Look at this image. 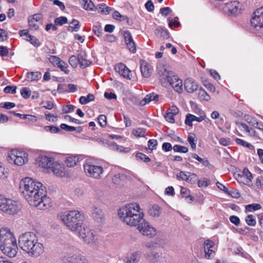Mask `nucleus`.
Masks as SVG:
<instances>
[{
  "mask_svg": "<svg viewBox=\"0 0 263 263\" xmlns=\"http://www.w3.org/2000/svg\"><path fill=\"white\" fill-rule=\"evenodd\" d=\"M180 193L182 195H187V196H186V199H189V202H191L192 201H193V197L191 196L190 195H189V194L190 193V190L188 189L181 186L180 190Z\"/></svg>",
  "mask_w": 263,
  "mask_h": 263,
  "instance_id": "obj_40",
  "label": "nucleus"
},
{
  "mask_svg": "<svg viewBox=\"0 0 263 263\" xmlns=\"http://www.w3.org/2000/svg\"><path fill=\"white\" fill-rule=\"evenodd\" d=\"M91 216L93 219L98 223H104L105 215L100 206L93 205L91 207Z\"/></svg>",
  "mask_w": 263,
  "mask_h": 263,
  "instance_id": "obj_15",
  "label": "nucleus"
},
{
  "mask_svg": "<svg viewBox=\"0 0 263 263\" xmlns=\"http://www.w3.org/2000/svg\"><path fill=\"white\" fill-rule=\"evenodd\" d=\"M33 191L31 193V195H28V197L24 196L30 205L43 210H46L51 206V200L46 196V188L44 186Z\"/></svg>",
  "mask_w": 263,
  "mask_h": 263,
  "instance_id": "obj_3",
  "label": "nucleus"
},
{
  "mask_svg": "<svg viewBox=\"0 0 263 263\" xmlns=\"http://www.w3.org/2000/svg\"><path fill=\"white\" fill-rule=\"evenodd\" d=\"M98 121L100 124V125L104 127H105L107 125V122H106V117L104 115H101L98 117Z\"/></svg>",
  "mask_w": 263,
  "mask_h": 263,
  "instance_id": "obj_55",
  "label": "nucleus"
},
{
  "mask_svg": "<svg viewBox=\"0 0 263 263\" xmlns=\"http://www.w3.org/2000/svg\"><path fill=\"white\" fill-rule=\"evenodd\" d=\"M173 149L176 152H180L183 153H186L188 152L187 147L177 144L174 146Z\"/></svg>",
  "mask_w": 263,
  "mask_h": 263,
  "instance_id": "obj_47",
  "label": "nucleus"
},
{
  "mask_svg": "<svg viewBox=\"0 0 263 263\" xmlns=\"http://www.w3.org/2000/svg\"><path fill=\"white\" fill-rule=\"evenodd\" d=\"M210 184V180L209 179H207L206 178H204L201 180H199L198 181V186L201 187H206L208 186Z\"/></svg>",
  "mask_w": 263,
  "mask_h": 263,
  "instance_id": "obj_61",
  "label": "nucleus"
},
{
  "mask_svg": "<svg viewBox=\"0 0 263 263\" xmlns=\"http://www.w3.org/2000/svg\"><path fill=\"white\" fill-rule=\"evenodd\" d=\"M246 223L250 226H255L256 224L255 219L252 215H249L246 218Z\"/></svg>",
  "mask_w": 263,
  "mask_h": 263,
  "instance_id": "obj_48",
  "label": "nucleus"
},
{
  "mask_svg": "<svg viewBox=\"0 0 263 263\" xmlns=\"http://www.w3.org/2000/svg\"><path fill=\"white\" fill-rule=\"evenodd\" d=\"M199 94L201 98L205 101H209L210 99V96L203 89H200Z\"/></svg>",
  "mask_w": 263,
  "mask_h": 263,
  "instance_id": "obj_63",
  "label": "nucleus"
},
{
  "mask_svg": "<svg viewBox=\"0 0 263 263\" xmlns=\"http://www.w3.org/2000/svg\"><path fill=\"white\" fill-rule=\"evenodd\" d=\"M98 6L99 12L104 15L109 14V12L112 10V8L110 7L106 6L105 4H100L98 5Z\"/></svg>",
  "mask_w": 263,
  "mask_h": 263,
  "instance_id": "obj_35",
  "label": "nucleus"
},
{
  "mask_svg": "<svg viewBox=\"0 0 263 263\" xmlns=\"http://www.w3.org/2000/svg\"><path fill=\"white\" fill-rule=\"evenodd\" d=\"M17 87L15 86H7L4 89V91L6 93L14 94L16 92Z\"/></svg>",
  "mask_w": 263,
  "mask_h": 263,
  "instance_id": "obj_53",
  "label": "nucleus"
},
{
  "mask_svg": "<svg viewBox=\"0 0 263 263\" xmlns=\"http://www.w3.org/2000/svg\"><path fill=\"white\" fill-rule=\"evenodd\" d=\"M7 170L4 167L2 163L0 162V178H5L7 177Z\"/></svg>",
  "mask_w": 263,
  "mask_h": 263,
  "instance_id": "obj_54",
  "label": "nucleus"
},
{
  "mask_svg": "<svg viewBox=\"0 0 263 263\" xmlns=\"http://www.w3.org/2000/svg\"><path fill=\"white\" fill-rule=\"evenodd\" d=\"M46 132H50L51 133H57L60 129L59 127L54 126H45L44 128Z\"/></svg>",
  "mask_w": 263,
  "mask_h": 263,
  "instance_id": "obj_52",
  "label": "nucleus"
},
{
  "mask_svg": "<svg viewBox=\"0 0 263 263\" xmlns=\"http://www.w3.org/2000/svg\"><path fill=\"white\" fill-rule=\"evenodd\" d=\"M57 67L60 68V69L62 71H64L65 73H68L69 70L67 69L68 65L65 62L61 61L60 64H59V65H58Z\"/></svg>",
  "mask_w": 263,
  "mask_h": 263,
  "instance_id": "obj_59",
  "label": "nucleus"
},
{
  "mask_svg": "<svg viewBox=\"0 0 263 263\" xmlns=\"http://www.w3.org/2000/svg\"><path fill=\"white\" fill-rule=\"evenodd\" d=\"M190 172L181 171L179 174H177L176 176L178 179L185 180L187 179V176Z\"/></svg>",
  "mask_w": 263,
  "mask_h": 263,
  "instance_id": "obj_60",
  "label": "nucleus"
},
{
  "mask_svg": "<svg viewBox=\"0 0 263 263\" xmlns=\"http://www.w3.org/2000/svg\"><path fill=\"white\" fill-rule=\"evenodd\" d=\"M61 259L63 263H87L85 257L79 254L77 248L73 246L64 249Z\"/></svg>",
  "mask_w": 263,
  "mask_h": 263,
  "instance_id": "obj_5",
  "label": "nucleus"
},
{
  "mask_svg": "<svg viewBox=\"0 0 263 263\" xmlns=\"http://www.w3.org/2000/svg\"><path fill=\"white\" fill-rule=\"evenodd\" d=\"M158 142L155 139H151L148 141V148L150 149H155L157 146Z\"/></svg>",
  "mask_w": 263,
  "mask_h": 263,
  "instance_id": "obj_64",
  "label": "nucleus"
},
{
  "mask_svg": "<svg viewBox=\"0 0 263 263\" xmlns=\"http://www.w3.org/2000/svg\"><path fill=\"white\" fill-rule=\"evenodd\" d=\"M250 22L251 26L256 30L263 28V7L254 11Z\"/></svg>",
  "mask_w": 263,
  "mask_h": 263,
  "instance_id": "obj_14",
  "label": "nucleus"
},
{
  "mask_svg": "<svg viewBox=\"0 0 263 263\" xmlns=\"http://www.w3.org/2000/svg\"><path fill=\"white\" fill-rule=\"evenodd\" d=\"M133 133L137 137H144L145 136V129L142 128H137L133 129Z\"/></svg>",
  "mask_w": 263,
  "mask_h": 263,
  "instance_id": "obj_39",
  "label": "nucleus"
},
{
  "mask_svg": "<svg viewBox=\"0 0 263 263\" xmlns=\"http://www.w3.org/2000/svg\"><path fill=\"white\" fill-rule=\"evenodd\" d=\"M49 60L53 65L57 66L60 64L61 61L59 58L54 55H51Z\"/></svg>",
  "mask_w": 263,
  "mask_h": 263,
  "instance_id": "obj_58",
  "label": "nucleus"
},
{
  "mask_svg": "<svg viewBox=\"0 0 263 263\" xmlns=\"http://www.w3.org/2000/svg\"><path fill=\"white\" fill-rule=\"evenodd\" d=\"M124 40L126 44L133 41L131 33L129 31H125L124 33Z\"/></svg>",
  "mask_w": 263,
  "mask_h": 263,
  "instance_id": "obj_56",
  "label": "nucleus"
},
{
  "mask_svg": "<svg viewBox=\"0 0 263 263\" xmlns=\"http://www.w3.org/2000/svg\"><path fill=\"white\" fill-rule=\"evenodd\" d=\"M44 185L39 181L34 180L30 177H26L22 179L20 184V189L24 196H29L34 190H39Z\"/></svg>",
  "mask_w": 263,
  "mask_h": 263,
  "instance_id": "obj_8",
  "label": "nucleus"
},
{
  "mask_svg": "<svg viewBox=\"0 0 263 263\" xmlns=\"http://www.w3.org/2000/svg\"><path fill=\"white\" fill-rule=\"evenodd\" d=\"M78 236L84 242L87 243L94 242L97 239V236L93 231L87 227L80 228L78 231Z\"/></svg>",
  "mask_w": 263,
  "mask_h": 263,
  "instance_id": "obj_11",
  "label": "nucleus"
},
{
  "mask_svg": "<svg viewBox=\"0 0 263 263\" xmlns=\"http://www.w3.org/2000/svg\"><path fill=\"white\" fill-rule=\"evenodd\" d=\"M42 73L40 72H29L27 73L26 80L29 82L37 81L41 79Z\"/></svg>",
  "mask_w": 263,
  "mask_h": 263,
  "instance_id": "obj_28",
  "label": "nucleus"
},
{
  "mask_svg": "<svg viewBox=\"0 0 263 263\" xmlns=\"http://www.w3.org/2000/svg\"><path fill=\"white\" fill-rule=\"evenodd\" d=\"M155 34L157 36L161 37L163 39H167L169 37L168 32L161 27H158L156 29Z\"/></svg>",
  "mask_w": 263,
  "mask_h": 263,
  "instance_id": "obj_34",
  "label": "nucleus"
},
{
  "mask_svg": "<svg viewBox=\"0 0 263 263\" xmlns=\"http://www.w3.org/2000/svg\"><path fill=\"white\" fill-rule=\"evenodd\" d=\"M241 178L243 179L245 184H248L251 182L253 176L247 168H244L241 176Z\"/></svg>",
  "mask_w": 263,
  "mask_h": 263,
  "instance_id": "obj_27",
  "label": "nucleus"
},
{
  "mask_svg": "<svg viewBox=\"0 0 263 263\" xmlns=\"http://www.w3.org/2000/svg\"><path fill=\"white\" fill-rule=\"evenodd\" d=\"M136 157L137 160H141L145 162H149L151 160V159L142 153H137Z\"/></svg>",
  "mask_w": 263,
  "mask_h": 263,
  "instance_id": "obj_51",
  "label": "nucleus"
},
{
  "mask_svg": "<svg viewBox=\"0 0 263 263\" xmlns=\"http://www.w3.org/2000/svg\"><path fill=\"white\" fill-rule=\"evenodd\" d=\"M92 31L94 34L98 36H100L102 33V29L101 26L100 25L95 26L93 27Z\"/></svg>",
  "mask_w": 263,
  "mask_h": 263,
  "instance_id": "obj_62",
  "label": "nucleus"
},
{
  "mask_svg": "<svg viewBox=\"0 0 263 263\" xmlns=\"http://www.w3.org/2000/svg\"><path fill=\"white\" fill-rule=\"evenodd\" d=\"M136 227L143 235L149 238H153L156 235V230L144 219V221L140 222Z\"/></svg>",
  "mask_w": 263,
  "mask_h": 263,
  "instance_id": "obj_13",
  "label": "nucleus"
},
{
  "mask_svg": "<svg viewBox=\"0 0 263 263\" xmlns=\"http://www.w3.org/2000/svg\"><path fill=\"white\" fill-rule=\"evenodd\" d=\"M226 8L231 13L235 15L240 12L241 6L238 1H230L226 4Z\"/></svg>",
  "mask_w": 263,
  "mask_h": 263,
  "instance_id": "obj_19",
  "label": "nucleus"
},
{
  "mask_svg": "<svg viewBox=\"0 0 263 263\" xmlns=\"http://www.w3.org/2000/svg\"><path fill=\"white\" fill-rule=\"evenodd\" d=\"M142 253L140 251H135L128 254L124 259L125 263H138L141 258Z\"/></svg>",
  "mask_w": 263,
  "mask_h": 263,
  "instance_id": "obj_18",
  "label": "nucleus"
},
{
  "mask_svg": "<svg viewBox=\"0 0 263 263\" xmlns=\"http://www.w3.org/2000/svg\"><path fill=\"white\" fill-rule=\"evenodd\" d=\"M261 208V206L259 203H253L251 204H248L246 206V209L249 212H252L253 211H256L259 210Z\"/></svg>",
  "mask_w": 263,
  "mask_h": 263,
  "instance_id": "obj_42",
  "label": "nucleus"
},
{
  "mask_svg": "<svg viewBox=\"0 0 263 263\" xmlns=\"http://www.w3.org/2000/svg\"><path fill=\"white\" fill-rule=\"evenodd\" d=\"M25 39L27 41L30 42L31 44L34 46H39L40 45L39 40L34 36L29 34V35H27V38H25Z\"/></svg>",
  "mask_w": 263,
  "mask_h": 263,
  "instance_id": "obj_43",
  "label": "nucleus"
},
{
  "mask_svg": "<svg viewBox=\"0 0 263 263\" xmlns=\"http://www.w3.org/2000/svg\"><path fill=\"white\" fill-rule=\"evenodd\" d=\"M69 63L73 67H76L79 63V55L77 57L75 55L71 56L69 59Z\"/></svg>",
  "mask_w": 263,
  "mask_h": 263,
  "instance_id": "obj_46",
  "label": "nucleus"
},
{
  "mask_svg": "<svg viewBox=\"0 0 263 263\" xmlns=\"http://www.w3.org/2000/svg\"><path fill=\"white\" fill-rule=\"evenodd\" d=\"M125 176L123 174L118 173L114 175L112 180L114 184L120 185L121 183V181L125 178Z\"/></svg>",
  "mask_w": 263,
  "mask_h": 263,
  "instance_id": "obj_38",
  "label": "nucleus"
},
{
  "mask_svg": "<svg viewBox=\"0 0 263 263\" xmlns=\"http://www.w3.org/2000/svg\"><path fill=\"white\" fill-rule=\"evenodd\" d=\"M191 158L196 159L197 161L202 163L203 165L205 166H208L210 165V163L207 159H203L199 157L198 155L194 153H191L190 154V156L189 157V160H191Z\"/></svg>",
  "mask_w": 263,
  "mask_h": 263,
  "instance_id": "obj_37",
  "label": "nucleus"
},
{
  "mask_svg": "<svg viewBox=\"0 0 263 263\" xmlns=\"http://www.w3.org/2000/svg\"><path fill=\"white\" fill-rule=\"evenodd\" d=\"M161 212V208L157 204L151 206L148 210L149 214L153 217H159Z\"/></svg>",
  "mask_w": 263,
  "mask_h": 263,
  "instance_id": "obj_32",
  "label": "nucleus"
},
{
  "mask_svg": "<svg viewBox=\"0 0 263 263\" xmlns=\"http://www.w3.org/2000/svg\"><path fill=\"white\" fill-rule=\"evenodd\" d=\"M68 22L67 18L65 16H60L54 20V23L56 25H63L66 24Z\"/></svg>",
  "mask_w": 263,
  "mask_h": 263,
  "instance_id": "obj_45",
  "label": "nucleus"
},
{
  "mask_svg": "<svg viewBox=\"0 0 263 263\" xmlns=\"http://www.w3.org/2000/svg\"><path fill=\"white\" fill-rule=\"evenodd\" d=\"M95 96L92 93H89L86 97L81 96L79 99L80 103L82 105H85L87 103L95 100Z\"/></svg>",
  "mask_w": 263,
  "mask_h": 263,
  "instance_id": "obj_33",
  "label": "nucleus"
},
{
  "mask_svg": "<svg viewBox=\"0 0 263 263\" xmlns=\"http://www.w3.org/2000/svg\"><path fill=\"white\" fill-rule=\"evenodd\" d=\"M206 117L205 115L202 112L201 113V115L200 117H196L193 115L188 114L186 116L185 123L190 127L193 126L192 122L193 121H197L198 122H200L203 120L205 119Z\"/></svg>",
  "mask_w": 263,
  "mask_h": 263,
  "instance_id": "obj_20",
  "label": "nucleus"
},
{
  "mask_svg": "<svg viewBox=\"0 0 263 263\" xmlns=\"http://www.w3.org/2000/svg\"><path fill=\"white\" fill-rule=\"evenodd\" d=\"M22 96L25 99H28L30 97L31 90L29 88L23 87L21 91Z\"/></svg>",
  "mask_w": 263,
  "mask_h": 263,
  "instance_id": "obj_49",
  "label": "nucleus"
},
{
  "mask_svg": "<svg viewBox=\"0 0 263 263\" xmlns=\"http://www.w3.org/2000/svg\"><path fill=\"white\" fill-rule=\"evenodd\" d=\"M115 70L121 76L126 79L130 80V70L122 63H120L115 66Z\"/></svg>",
  "mask_w": 263,
  "mask_h": 263,
  "instance_id": "obj_21",
  "label": "nucleus"
},
{
  "mask_svg": "<svg viewBox=\"0 0 263 263\" xmlns=\"http://www.w3.org/2000/svg\"><path fill=\"white\" fill-rule=\"evenodd\" d=\"M159 99V96L156 93H152L147 95L140 102L141 105H144L149 103L152 101H157Z\"/></svg>",
  "mask_w": 263,
  "mask_h": 263,
  "instance_id": "obj_30",
  "label": "nucleus"
},
{
  "mask_svg": "<svg viewBox=\"0 0 263 263\" xmlns=\"http://www.w3.org/2000/svg\"><path fill=\"white\" fill-rule=\"evenodd\" d=\"M79 64L81 68H85L89 66L91 64V61L87 60L86 58V55L79 54Z\"/></svg>",
  "mask_w": 263,
  "mask_h": 263,
  "instance_id": "obj_31",
  "label": "nucleus"
},
{
  "mask_svg": "<svg viewBox=\"0 0 263 263\" xmlns=\"http://www.w3.org/2000/svg\"><path fill=\"white\" fill-rule=\"evenodd\" d=\"M159 79L162 82L165 83L167 81L178 93L182 91V80L175 76L173 71L164 69L163 71H161V73L160 72H159Z\"/></svg>",
  "mask_w": 263,
  "mask_h": 263,
  "instance_id": "obj_6",
  "label": "nucleus"
},
{
  "mask_svg": "<svg viewBox=\"0 0 263 263\" xmlns=\"http://www.w3.org/2000/svg\"><path fill=\"white\" fill-rule=\"evenodd\" d=\"M195 135L194 134L189 135L187 137V141L191 145L192 149H195L196 147V143L195 142Z\"/></svg>",
  "mask_w": 263,
  "mask_h": 263,
  "instance_id": "obj_44",
  "label": "nucleus"
},
{
  "mask_svg": "<svg viewBox=\"0 0 263 263\" xmlns=\"http://www.w3.org/2000/svg\"><path fill=\"white\" fill-rule=\"evenodd\" d=\"M140 70L144 77L148 78L152 74L153 68V67L145 61H141Z\"/></svg>",
  "mask_w": 263,
  "mask_h": 263,
  "instance_id": "obj_22",
  "label": "nucleus"
},
{
  "mask_svg": "<svg viewBox=\"0 0 263 263\" xmlns=\"http://www.w3.org/2000/svg\"><path fill=\"white\" fill-rule=\"evenodd\" d=\"M0 210L7 214L13 215L20 211L21 206L16 201L0 195Z\"/></svg>",
  "mask_w": 263,
  "mask_h": 263,
  "instance_id": "obj_7",
  "label": "nucleus"
},
{
  "mask_svg": "<svg viewBox=\"0 0 263 263\" xmlns=\"http://www.w3.org/2000/svg\"><path fill=\"white\" fill-rule=\"evenodd\" d=\"M84 170L86 175L95 179L101 178L104 170L101 166L96 165L91 162H86L84 166Z\"/></svg>",
  "mask_w": 263,
  "mask_h": 263,
  "instance_id": "obj_10",
  "label": "nucleus"
},
{
  "mask_svg": "<svg viewBox=\"0 0 263 263\" xmlns=\"http://www.w3.org/2000/svg\"><path fill=\"white\" fill-rule=\"evenodd\" d=\"M52 172L59 177H64L66 175L65 168L59 163L54 161L50 167Z\"/></svg>",
  "mask_w": 263,
  "mask_h": 263,
  "instance_id": "obj_24",
  "label": "nucleus"
},
{
  "mask_svg": "<svg viewBox=\"0 0 263 263\" xmlns=\"http://www.w3.org/2000/svg\"><path fill=\"white\" fill-rule=\"evenodd\" d=\"M197 180L198 177L195 174L189 173L185 181L191 184H194Z\"/></svg>",
  "mask_w": 263,
  "mask_h": 263,
  "instance_id": "obj_41",
  "label": "nucleus"
},
{
  "mask_svg": "<svg viewBox=\"0 0 263 263\" xmlns=\"http://www.w3.org/2000/svg\"><path fill=\"white\" fill-rule=\"evenodd\" d=\"M54 161V158L51 157L41 155L37 158L36 163L37 165L41 167L50 168Z\"/></svg>",
  "mask_w": 263,
  "mask_h": 263,
  "instance_id": "obj_17",
  "label": "nucleus"
},
{
  "mask_svg": "<svg viewBox=\"0 0 263 263\" xmlns=\"http://www.w3.org/2000/svg\"><path fill=\"white\" fill-rule=\"evenodd\" d=\"M118 215L120 220L129 226L136 227L144 221V214L138 203L134 202L127 204L120 208Z\"/></svg>",
  "mask_w": 263,
  "mask_h": 263,
  "instance_id": "obj_1",
  "label": "nucleus"
},
{
  "mask_svg": "<svg viewBox=\"0 0 263 263\" xmlns=\"http://www.w3.org/2000/svg\"><path fill=\"white\" fill-rule=\"evenodd\" d=\"M185 89L189 93H193L197 90L198 85L195 80L192 78L186 79L184 83Z\"/></svg>",
  "mask_w": 263,
  "mask_h": 263,
  "instance_id": "obj_23",
  "label": "nucleus"
},
{
  "mask_svg": "<svg viewBox=\"0 0 263 263\" xmlns=\"http://www.w3.org/2000/svg\"><path fill=\"white\" fill-rule=\"evenodd\" d=\"M79 161V157L77 156H69L67 157L65 160V163L68 167H74Z\"/></svg>",
  "mask_w": 263,
  "mask_h": 263,
  "instance_id": "obj_29",
  "label": "nucleus"
},
{
  "mask_svg": "<svg viewBox=\"0 0 263 263\" xmlns=\"http://www.w3.org/2000/svg\"><path fill=\"white\" fill-rule=\"evenodd\" d=\"M80 28V23L77 20H72L68 27V30L69 31H78Z\"/></svg>",
  "mask_w": 263,
  "mask_h": 263,
  "instance_id": "obj_36",
  "label": "nucleus"
},
{
  "mask_svg": "<svg viewBox=\"0 0 263 263\" xmlns=\"http://www.w3.org/2000/svg\"><path fill=\"white\" fill-rule=\"evenodd\" d=\"M9 161L17 166H22L28 161V154L23 150L13 149L8 153Z\"/></svg>",
  "mask_w": 263,
  "mask_h": 263,
  "instance_id": "obj_9",
  "label": "nucleus"
},
{
  "mask_svg": "<svg viewBox=\"0 0 263 263\" xmlns=\"http://www.w3.org/2000/svg\"><path fill=\"white\" fill-rule=\"evenodd\" d=\"M144 256L145 259L149 263H157L159 261L160 258L159 253L154 251L146 253Z\"/></svg>",
  "mask_w": 263,
  "mask_h": 263,
  "instance_id": "obj_25",
  "label": "nucleus"
},
{
  "mask_svg": "<svg viewBox=\"0 0 263 263\" xmlns=\"http://www.w3.org/2000/svg\"><path fill=\"white\" fill-rule=\"evenodd\" d=\"M16 240L13 233L7 228L0 229V246Z\"/></svg>",
  "mask_w": 263,
  "mask_h": 263,
  "instance_id": "obj_16",
  "label": "nucleus"
},
{
  "mask_svg": "<svg viewBox=\"0 0 263 263\" xmlns=\"http://www.w3.org/2000/svg\"><path fill=\"white\" fill-rule=\"evenodd\" d=\"M112 17L114 19L120 21H124L127 18L126 16L121 15L118 11H115L112 14Z\"/></svg>",
  "mask_w": 263,
  "mask_h": 263,
  "instance_id": "obj_57",
  "label": "nucleus"
},
{
  "mask_svg": "<svg viewBox=\"0 0 263 263\" xmlns=\"http://www.w3.org/2000/svg\"><path fill=\"white\" fill-rule=\"evenodd\" d=\"M42 20V15L40 13L35 14L28 18V23L30 27H32L35 30L39 28L37 23Z\"/></svg>",
  "mask_w": 263,
  "mask_h": 263,
  "instance_id": "obj_26",
  "label": "nucleus"
},
{
  "mask_svg": "<svg viewBox=\"0 0 263 263\" xmlns=\"http://www.w3.org/2000/svg\"><path fill=\"white\" fill-rule=\"evenodd\" d=\"M61 219L71 231H79L82 227L84 216L78 211H71L61 215Z\"/></svg>",
  "mask_w": 263,
  "mask_h": 263,
  "instance_id": "obj_4",
  "label": "nucleus"
},
{
  "mask_svg": "<svg viewBox=\"0 0 263 263\" xmlns=\"http://www.w3.org/2000/svg\"><path fill=\"white\" fill-rule=\"evenodd\" d=\"M235 141H236V142L238 144L242 145V146H245V147H247L249 149H253V147H254L253 146L252 144L247 143V142L243 141L242 139H239V138H236L235 139Z\"/></svg>",
  "mask_w": 263,
  "mask_h": 263,
  "instance_id": "obj_50",
  "label": "nucleus"
},
{
  "mask_svg": "<svg viewBox=\"0 0 263 263\" xmlns=\"http://www.w3.org/2000/svg\"><path fill=\"white\" fill-rule=\"evenodd\" d=\"M0 249L6 255L9 257H14L18 250L16 240H14L4 243L0 246Z\"/></svg>",
  "mask_w": 263,
  "mask_h": 263,
  "instance_id": "obj_12",
  "label": "nucleus"
},
{
  "mask_svg": "<svg viewBox=\"0 0 263 263\" xmlns=\"http://www.w3.org/2000/svg\"><path fill=\"white\" fill-rule=\"evenodd\" d=\"M18 244L21 249L32 257L41 256L44 251V247L39 241L37 236L33 232H26L20 236Z\"/></svg>",
  "mask_w": 263,
  "mask_h": 263,
  "instance_id": "obj_2",
  "label": "nucleus"
}]
</instances>
